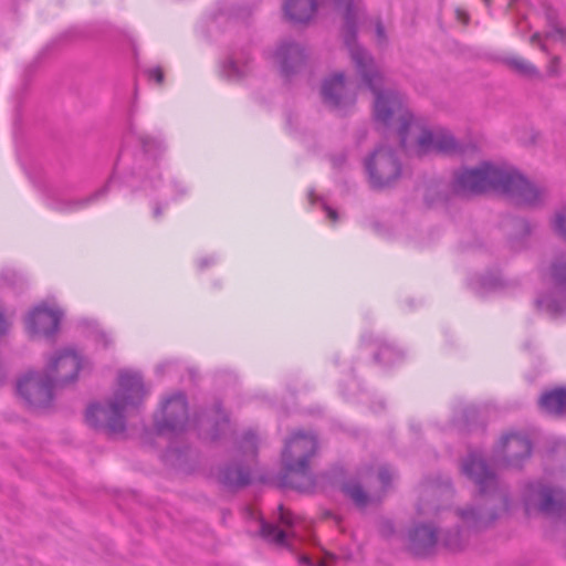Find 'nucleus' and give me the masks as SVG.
I'll list each match as a JSON object with an SVG mask.
<instances>
[{
	"mask_svg": "<svg viewBox=\"0 0 566 566\" xmlns=\"http://www.w3.org/2000/svg\"><path fill=\"white\" fill-rule=\"evenodd\" d=\"M462 473L472 481L481 499L478 506L457 509L455 513L463 525H453L439 531L442 547L452 553L467 548L472 534L488 530L503 513L511 507L510 491L500 483L494 469L479 453L472 451L462 460Z\"/></svg>",
	"mask_w": 566,
	"mask_h": 566,
	"instance_id": "nucleus-1",
	"label": "nucleus"
},
{
	"mask_svg": "<svg viewBox=\"0 0 566 566\" xmlns=\"http://www.w3.org/2000/svg\"><path fill=\"white\" fill-rule=\"evenodd\" d=\"M450 190L458 197L494 192L528 209L543 208L548 197L547 188L536 185L515 166H501L492 160L453 170Z\"/></svg>",
	"mask_w": 566,
	"mask_h": 566,
	"instance_id": "nucleus-2",
	"label": "nucleus"
},
{
	"mask_svg": "<svg viewBox=\"0 0 566 566\" xmlns=\"http://www.w3.org/2000/svg\"><path fill=\"white\" fill-rule=\"evenodd\" d=\"M318 449L319 440L314 431L293 429L285 438L281 451L277 486L301 494H314L316 479L310 461L317 454Z\"/></svg>",
	"mask_w": 566,
	"mask_h": 566,
	"instance_id": "nucleus-3",
	"label": "nucleus"
},
{
	"mask_svg": "<svg viewBox=\"0 0 566 566\" xmlns=\"http://www.w3.org/2000/svg\"><path fill=\"white\" fill-rule=\"evenodd\" d=\"M118 385L119 389L107 405L93 401L87 406L85 421L94 430L122 433L127 428L125 410L142 407L147 390L140 375L120 373Z\"/></svg>",
	"mask_w": 566,
	"mask_h": 566,
	"instance_id": "nucleus-4",
	"label": "nucleus"
},
{
	"mask_svg": "<svg viewBox=\"0 0 566 566\" xmlns=\"http://www.w3.org/2000/svg\"><path fill=\"white\" fill-rule=\"evenodd\" d=\"M371 94V122L375 130L386 138L396 134L399 148L407 151L410 128L416 119L407 93L396 85H381Z\"/></svg>",
	"mask_w": 566,
	"mask_h": 566,
	"instance_id": "nucleus-5",
	"label": "nucleus"
},
{
	"mask_svg": "<svg viewBox=\"0 0 566 566\" xmlns=\"http://www.w3.org/2000/svg\"><path fill=\"white\" fill-rule=\"evenodd\" d=\"M368 186L374 191L396 188L403 176V165L397 149L379 143L363 160Z\"/></svg>",
	"mask_w": 566,
	"mask_h": 566,
	"instance_id": "nucleus-6",
	"label": "nucleus"
},
{
	"mask_svg": "<svg viewBox=\"0 0 566 566\" xmlns=\"http://www.w3.org/2000/svg\"><path fill=\"white\" fill-rule=\"evenodd\" d=\"M416 146L418 157L434 153L442 157L461 158L476 150L474 143L458 139L447 128H440L436 132L423 128L416 139Z\"/></svg>",
	"mask_w": 566,
	"mask_h": 566,
	"instance_id": "nucleus-7",
	"label": "nucleus"
},
{
	"mask_svg": "<svg viewBox=\"0 0 566 566\" xmlns=\"http://www.w3.org/2000/svg\"><path fill=\"white\" fill-rule=\"evenodd\" d=\"M189 403L187 395L178 391L161 401L153 415V430L158 437L179 436L187 430Z\"/></svg>",
	"mask_w": 566,
	"mask_h": 566,
	"instance_id": "nucleus-8",
	"label": "nucleus"
},
{
	"mask_svg": "<svg viewBox=\"0 0 566 566\" xmlns=\"http://www.w3.org/2000/svg\"><path fill=\"white\" fill-rule=\"evenodd\" d=\"M59 387L56 379L42 371L30 369L17 380V395L34 409H46L55 399L54 389Z\"/></svg>",
	"mask_w": 566,
	"mask_h": 566,
	"instance_id": "nucleus-9",
	"label": "nucleus"
},
{
	"mask_svg": "<svg viewBox=\"0 0 566 566\" xmlns=\"http://www.w3.org/2000/svg\"><path fill=\"white\" fill-rule=\"evenodd\" d=\"M321 99L329 111L345 117L355 107L357 94L347 86L345 72L337 71L322 80Z\"/></svg>",
	"mask_w": 566,
	"mask_h": 566,
	"instance_id": "nucleus-10",
	"label": "nucleus"
},
{
	"mask_svg": "<svg viewBox=\"0 0 566 566\" xmlns=\"http://www.w3.org/2000/svg\"><path fill=\"white\" fill-rule=\"evenodd\" d=\"M344 46L348 50L350 60L359 76L360 83L371 93L381 85H386V76L377 66L374 55L361 44L358 36L354 41L342 38Z\"/></svg>",
	"mask_w": 566,
	"mask_h": 566,
	"instance_id": "nucleus-11",
	"label": "nucleus"
},
{
	"mask_svg": "<svg viewBox=\"0 0 566 566\" xmlns=\"http://www.w3.org/2000/svg\"><path fill=\"white\" fill-rule=\"evenodd\" d=\"M62 318L63 312L60 308H52L42 302L24 317L25 332L31 338L41 336L52 339L60 331Z\"/></svg>",
	"mask_w": 566,
	"mask_h": 566,
	"instance_id": "nucleus-12",
	"label": "nucleus"
},
{
	"mask_svg": "<svg viewBox=\"0 0 566 566\" xmlns=\"http://www.w3.org/2000/svg\"><path fill=\"white\" fill-rule=\"evenodd\" d=\"M439 528L426 522L415 523L407 532L406 551L412 557L426 559L436 554Z\"/></svg>",
	"mask_w": 566,
	"mask_h": 566,
	"instance_id": "nucleus-13",
	"label": "nucleus"
},
{
	"mask_svg": "<svg viewBox=\"0 0 566 566\" xmlns=\"http://www.w3.org/2000/svg\"><path fill=\"white\" fill-rule=\"evenodd\" d=\"M273 57L279 65L281 75L291 80L306 67L308 53L305 46L296 41L284 40L276 46Z\"/></svg>",
	"mask_w": 566,
	"mask_h": 566,
	"instance_id": "nucleus-14",
	"label": "nucleus"
},
{
	"mask_svg": "<svg viewBox=\"0 0 566 566\" xmlns=\"http://www.w3.org/2000/svg\"><path fill=\"white\" fill-rule=\"evenodd\" d=\"M497 448L506 467L522 469L532 455L533 442L525 433L510 432L501 438Z\"/></svg>",
	"mask_w": 566,
	"mask_h": 566,
	"instance_id": "nucleus-15",
	"label": "nucleus"
},
{
	"mask_svg": "<svg viewBox=\"0 0 566 566\" xmlns=\"http://www.w3.org/2000/svg\"><path fill=\"white\" fill-rule=\"evenodd\" d=\"M44 369L56 379L59 387H65L77 380L82 358L74 349H63L50 358Z\"/></svg>",
	"mask_w": 566,
	"mask_h": 566,
	"instance_id": "nucleus-16",
	"label": "nucleus"
},
{
	"mask_svg": "<svg viewBox=\"0 0 566 566\" xmlns=\"http://www.w3.org/2000/svg\"><path fill=\"white\" fill-rule=\"evenodd\" d=\"M217 481L228 490H239L252 483L251 471L242 460L227 461L218 467Z\"/></svg>",
	"mask_w": 566,
	"mask_h": 566,
	"instance_id": "nucleus-17",
	"label": "nucleus"
},
{
	"mask_svg": "<svg viewBox=\"0 0 566 566\" xmlns=\"http://www.w3.org/2000/svg\"><path fill=\"white\" fill-rule=\"evenodd\" d=\"M538 410L548 416H566V386H556L542 391L537 399Z\"/></svg>",
	"mask_w": 566,
	"mask_h": 566,
	"instance_id": "nucleus-18",
	"label": "nucleus"
},
{
	"mask_svg": "<svg viewBox=\"0 0 566 566\" xmlns=\"http://www.w3.org/2000/svg\"><path fill=\"white\" fill-rule=\"evenodd\" d=\"M317 9V0H285L283 3L284 14L293 24L308 23Z\"/></svg>",
	"mask_w": 566,
	"mask_h": 566,
	"instance_id": "nucleus-19",
	"label": "nucleus"
},
{
	"mask_svg": "<svg viewBox=\"0 0 566 566\" xmlns=\"http://www.w3.org/2000/svg\"><path fill=\"white\" fill-rule=\"evenodd\" d=\"M333 4L336 10H342V38L346 36L348 41H354L358 36L359 31L358 11L355 0H333Z\"/></svg>",
	"mask_w": 566,
	"mask_h": 566,
	"instance_id": "nucleus-20",
	"label": "nucleus"
},
{
	"mask_svg": "<svg viewBox=\"0 0 566 566\" xmlns=\"http://www.w3.org/2000/svg\"><path fill=\"white\" fill-rule=\"evenodd\" d=\"M212 409L216 418L212 420L210 428L206 432V439L210 443L220 442L228 433L231 427L230 413L224 409L222 400H216Z\"/></svg>",
	"mask_w": 566,
	"mask_h": 566,
	"instance_id": "nucleus-21",
	"label": "nucleus"
},
{
	"mask_svg": "<svg viewBox=\"0 0 566 566\" xmlns=\"http://www.w3.org/2000/svg\"><path fill=\"white\" fill-rule=\"evenodd\" d=\"M342 493L360 512L365 511L367 506L380 502V499H376L369 494L356 479H350L347 484H344Z\"/></svg>",
	"mask_w": 566,
	"mask_h": 566,
	"instance_id": "nucleus-22",
	"label": "nucleus"
},
{
	"mask_svg": "<svg viewBox=\"0 0 566 566\" xmlns=\"http://www.w3.org/2000/svg\"><path fill=\"white\" fill-rule=\"evenodd\" d=\"M316 488L332 489L343 491V485L347 484L350 479H347V470L342 464H333L328 469L315 474Z\"/></svg>",
	"mask_w": 566,
	"mask_h": 566,
	"instance_id": "nucleus-23",
	"label": "nucleus"
},
{
	"mask_svg": "<svg viewBox=\"0 0 566 566\" xmlns=\"http://www.w3.org/2000/svg\"><path fill=\"white\" fill-rule=\"evenodd\" d=\"M557 495H562V491L547 485L542 494L537 510L547 515H564L566 513V501Z\"/></svg>",
	"mask_w": 566,
	"mask_h": 566,
	"instance_id": "nucleus-24",
	"label": "nucleus"
},
{
	"mask_svg": "<svg viewBox=\"0 0 566 566\" xmlns=\"http://www.w3.org/2000/svg\"><path fill=\"white\" fill-rule=\"evenodd\" d=\"M557 291L545 293L535 300L538 311H546L552 317H557L566 311V292L556 295Z\"/></svg>",
	"mask_w": 566,
	"mask_h": 566,
	"instance_id": "nucleus-25",
	"label": "nucleus"
},
{
	"mask_svg": "<svg viewBox=\"0 0 566 566\" xmlns=\"http://www.w3.org/2000/svg\"><path fill=\"white\" fill-rule=\"evenodd\" d=\"M258 534L271 544L293 551L292 544L287 541L286 532L279 528L276 525L269 523L263 517L260 518V528Z\"/></svg>",
	"mask_w": 566,
	"mask_h": 566,
	"instance_id": "nucleus-26",
	"label": "nucleus"
},
{
	"mask_svg": "<svg viewBox=\"0 0 566 566\" xmlns=\"http://www.w3.org/2000/svg\"><path fill=\"white\" fill-rule=\"evenodd\" d=\"M501 61L505 66H507L510 70H512L520 76L526 78L543 80V74L539 72V70L534 64L525 61L522 57L505 56L502 57Z\"/></svg>",
	"mask_w": 566,
	"mask_h": 566,
	"instance_id": "nucleus-27",
	"label": "nucleus"
},
{
	"mask_svg": "<svg viewBox=\"0 0 566 566\" xmlns=\"http://www.w3.org/2000/svg\"><path fill=\"white\" fill-rule=\"evenodd\" d=\"M547 484L541 481H532L524 485L522 491V502L526 511L537 509Z\"/></svg>",
	"mask_w": 566,
	"mask_h": 566,
	"instance_id": "nucleus-28",
	"label": "nucleus"
},
{
	"mask_svg": "<svg viewBox=\"0 0 566 566\" xmlns=\"http://www.w3.org/2000/svg\"><path fill=\"white\" fill-rule=\"evenodd\" d=\"M471 289L478 294L483 295L484 292L495 291L503 286L502 280L500 276L495 275L492 272H488L483 275H479L476 281H472L470 283Z\"/></svg>",
	"mask_w": 566,
	"mask_h": 566,
	"instance_id": "nucleus-29",
	"label": "nucleus"
},
{
	"mask_svg": "<svg viewBox=\"0 0 566 566\" xmlns=\"http://www.w3.org/2000/svg\"><path fill=\"white\" fill-rule=\"evenodd\" d=\"M237 448L245 455L256 457L259 452V436L253 429L245 430L237 443Z\"/></svg>",
	"mask_w": 566,
	"mask_h": 566,
	"instance_id": "nucleus-30",
	"label": "nucleus"
},
{
	"mask_svg": "<svg viewBox=\"0 0 566 566\" xmlns=\"http://www.w3.org/2000/svg\"><path fill=\"white\" fill-rule=\"evenodd\" d=\"M113 177H114V174L107 179V181L105 182V185L102 188L94 191L91 196H88L82 200L64 203L65 207H59L57 209H60V210L76 209V208L83 207V206H85L90 202H93V201L97 200L98 198L105 196L109 190V186L113 181Z\"/></svg>",
	"mask_w": 566,
	"mask_h": 566,
	"instance_id": "nucleus-31",
	"label": "nucleus"
},
{
	"mask_svg": "<svg viewBox=\"0 0 566 566\" xmlns=\"http://www.w3.org/2000/svg\"><path fill=\"white\" fill-rule=\"evenodd\" d=\"M551 276L554 289L559 293L566 292V261L554 262L551 265Z\"/></svg>",
	"mask_w": 566,
	"mask_h": 566,
	"instance_id": "nucleus-32",
	"label": "nucleus"
},
{
	"mask_svg": "<svg viewBox=\"0 0 566 566\" xmlns=\"http://www.w3.org/2000/svg\"><path fill=\"white\" fill-rule=\"evenodd\" d=\"M221 73L229 81H240L247 74L244 69L238 66L237 61L232 56H229L223 62Z\"/></svg>",
	"mask_w": 566,
	"mask_h": 566,
	"instance_id": "nucleus-33",
	"label": "nucleus"
},
{
	"mask_svg": "<svg viewBox=\"0 0 566 566\" xmlns=\"http://www.w3.org/2000/svg\"><path fill=\"white\" fill-rule=\"evenodd\" d=\"M551 228L558 238L566 242V206L555 211L551 220Z\"/></svg>",
	"mask_w": 566,
	"mask_h": 566,
	"instance_id": "nucleus-34",
	"label": "nucleus"
},
{
	"mask_svg": "<svg viewBox=\"0 0 566 566\" xmlns=\"http://www.w3.org/2000/svg\"><path fill=\"white\" fill-rule=\"evenodd\" d=\"M514 228L516 230L515 235L510 238L511 242L525 240L532 233V224L526 218H515L514 219Z\"/></svg>",
	"mask_w": 566,
	"mask_h": 566,
	"instance_id": "nucleus-35",
	"label": "nucleus"
},
{
	"mask_svg": "<svg viewBox=\"0 0 566 566\" xmlns=\"http://www.w3.org/2000/svg\"><path fill=\"white\" fill-rule=\"evenodd\" d=\"M397 356L398 358H402V355L400 353H396L392 347L390 346H381L377 353L374 355V359L377 363L389 365L392 363V356Z\"/></svg>",
	"mask_w": 566,
	"mask_h": 566,
	"instance_id": "nucleus-36",
	"label": "nucleus"
},
{
	"mask_svg": "<svg viewBox=\"0 0 566 566\" xmlns=\"http://www.w3.org/2000/svg\"><path fill=\"white\" fill-rule=\"evenodd\" d=\"M189 451V446H168L165 450L164 458L166 460H177L180 461L184 459Z\"/></svg>",
	"mask_w": 566,
	"mask_h": 566,
	"instance_id": "nucleus-37",
	"label": "nucleus"
},
{
	"mask_svg": "<svg viewBox=\"0 0 566 566\" xmlns=\"http://www.w3.org/2000/svg\"><path fill=\"white\" fill-rule=\"evenodd\" d=\"M377 479L381 485L382 491H387L392 485V474L388 467L381 465L377 471Z\"/></svg>",
	"mask_w": 566,
	"mask_h": 566,
	"instance_id": "nucleus-38",
	"label": "nucleus"
},
{
	"mask_svg": "<svg viewBox=\"0 0 566 566\" xmlns=\"http://www.w3.org/2000/svg\"><path fill=\"white\" fill-rule=\"evenodd\" d=\"M378 532L381 537L389 539L396 534V526L392 520L381 518L378 525Z\"/></svg>",
	"mask_w": 566,
	"mask_h": 566,
	"instance_id": "nucleus-39",
	"label": "nucleus"
},
{
	"mask_svg": "<svg viewBox=\"0 0 566 566\" xmlns=\"http://www.w3.org/2000/svg\"><path fill=\"white\" fill-rule=\"evenodd\" d=\"M544 15L548 27L554 28L559 24L558 11L547 2L543 3Z\"/></svg>",
	"mask_w": 566,
	"mask_h": 566,
	"instance_id": "nucleus-40",
	"label": "nucleus"
},
{
	"mask_svg": "<svg viewBox=\"0 0 566 566\" xmlns=\"http://www.w3.org/2000/svg\"><path fill=\"white\" fill-rule=\"evenodd\" d=\"M559 62H560L559 56L552 57L549 64L547 65V71H546L547 76H549V77H559L560 76Z\"/></svg>",
	"mask_w": 566,
	"mask_h": 566,
	"instance_id": "nucleus-41",
	"label": "nucleus"
},
{
	"mask_svg": "<svg viewBox=\"0 0 566 566\" xmlns=\"http://www.w3.org/2000/svg\"><path fill=\"white\" fill-rule=\"evenodd\" d=\"M277 510L280 512V522L286 527H292L294 525L292 513L287 512L283 504H280Z\"/></svg>",
	"mask_w": 566,
	"mask_h": 566,
	"instance_id": "nucleus-42",
	"label": "nucleus"
},
{
	"mask_svg": "<svg viewBox=\"0 0 566 566\" xmlns=\"http://www.w3.org/2000/svg\"><path fill=\"white\" fill-rule=\"evenodd\" d=\"M329 160L335 169H342L347 163V153L342 151L339 154L332 155Z\"/></svg>",
	"mask_w": 566,
	"mask_h": 566,
	"instance_id": "nucleus-43",
	"label": "nucleus"
},
{
	"mask_svg": "<svg viewBox=\"0 0 566 566\" xmlns=\"http://www.w3.org/2000/svg\"><path fill=\"white\" fill-rule=\"evenodd\" d=\"M140 143L145 154H150L153 148H159L160 146V144L157 140L150 137H142Z\"/></svg>",
	"mask_w": 566,
	"mask_h": 566,
	"instance_id": "nucleus-44",
	"label": "nucleus"
},
{
	"mask_svg": "<svg viewBox=\"0 0 566 566\" xmlns=\"http://www.w3.org/2000/svg\"><path fill=\"white\" fill-rule=\"evenodd\" d=\"M148 76L150 80H154L158 84H163L165 81V75L163 70L159 66L148 70Z\"/></svg>",
	"mask_w": 566,
	"mask_h": 566,
	"instance_id": "nucleus-45",
	"label": "nucleus"
},
{
	"mask_svg": "<svg viewBox=\"0 0 566 566\" xmlns=\"http://www.w3.org/2000/svg\"><path fill=\"white\" fill-rule=\"evenodd\" d=\"M375 32L379 40L387 41L386 30H385L384 23L380 19H378L375 23Z\"/></svg>",
	"mask_w": 566,
	"mask_h": 566,
	"instance_id": "nucleus-46",
	"label": "nucleus"
},
{
	"mask_svg": "<svg viewBox=\"0 0 566 566\" xmlns=\"http://www.w3.org/2000/svg\"><path fill=\"white\" fill-rule=\"evenodd\" d=\"M553 32H548L546 34L547 38L552 36L553 33H556L559 35V39L565 41L566 40V29L557 24L556 27L552 28Z\"/></svg>",
	"mask_w": 566,
	"mask_h": 566,
	"instance_id": "nucleus-47",
	"label": "nucleus"
},
{
	"mask_svg": "<svg viewBox=\"0 0 566 566\" xmlns=\"http://www.w3.org/2000/svg\"><path fill=\"white\" fill-rule=\"evenodd\" d=\"M530 42L533 44V45H538L539 49L542 51H546V45L544 43H542L541 41V33L538 32H535L534 34H532V36L530 38Z\"/></svg>",
	"mask_w": 566,
	"mask_h": 566,
	"instance_id": "nucleus-48",
	"label": "nucleus"
},
{
	"mask_svg": "<svg viewBox=\"0 0 566 566\" xmlns=\"http://www.w3.org/2000/svg\"><path fill=\"white\" fill-rule=\"evenodd\" d=\"M457 18L462 21L464 24H468L470 21V17L467 12L462 11L461 9L455 10Z\"/></svg>",
	"mask_w": 566,
	"mask_h": 566,
	"instance_id": "nucleus-49",
	"label": "nucleus"
},
{
	"mask_svg": "<svg viewBox=\"0 0 566 566\" xmlns=\"http://www.w3.org/2000/svg\"><path fill=\"white\" fill-rule=\"evenodd\" d=\"M324 209L325 211L327 212V217L332 220V221H337L338 220V213L336 210L332 209L331 207H327L326 205L324 206Z\"/></svg>",
	"mask_w": 566,
	"mask_h": 566,
	"instance_id": "nucleus-50",
	"label": "nucleus"
},
{
	"mask_svg": "<svg viewBox=\"0 0 566 566\" xmlns=\"http://www.w3.org/2000/svg\"><path fill=\"white\" fill-rule=\"evenodd\" d=\"M163 213V210H161V207L160 206H156L155 209H154V216L156 218L160 217Z\"/></svg>",
	"mask_w": 566,
	"mask_h": 566,
	"instance_id": "nucleus-51",
	"label": "nucleus"
},
{
	"mask_svg": "<svg viewBox=\"0 0 566 566\" xmlns=\"http://www.w3.org/2000/svg\"><path fill=\"white\" fill-rule=\"evenodd\" d=\"M301 562H302V563H305V564H307V565H311V564H312V563H311L310 557H307V556H303V557L301 558Z\"/></svg>",
	"mask_w": 566,
	"mask_h": 566,
	"instance_id": "nucleus-52",
	"label": "nucleus"
},
{
	"mask_svg": "<svg viewBox=\"0 0 566 566\" xmlns=\"http://www.w3.org/2000/svg\"><path fill=\"white\" fill-rule=\"evenodd\" d=\"M209 263H210V262H209L207 259H203V260H201V262H200V266H201V268H206V266H208V265H209Z\"/></svg>",
	"mask_w": 566,
	"mask_h": 566,
	"instance_id": "nucleus-53",
	"label": "nucleus"
},
{
	"mask_svg": "<svg viewBox=\"0 0 566 566\" xmlns=\"http://www.w3.org/2000/svg\"><path fill=\"white\" fill-rule=\"evenodd\" d=\"M101 336H102V338L104 339L105 345H107V344H108V339L106 338V334H105V333H102V334H101Z\"/></svg>",
	"mask_w": 566,
	"mask_h": 566,
	"instance_id": "nucleus-54",
	"label": "nucleus"
},
{
	"mask_svg": "<svg viewBox=\"0 0 566 566\" xmlns=\"http://www.w3.org/2000/svg\"><path fill=\"white\" fill-rule=\"evenodd\" d=\"M313 196H314V192H313V190H311V191L308 192V197H310V199H311V200H312Z\"/></svg>",
	"mask_w": 566,
	"mask_h": 566,
	"instance_id": "nucleus-55",
	"label": "nucleus"
},
{
	"mask_svg": "<svg viewBox=\"0 0 566 566\" xmlns=\"http://www.w3.org/2000/svg\"><path fill=\"white\" fill-rule=\"evenodd\" d=\"M492 0H483V2L489 7Z\"/></svg>",
	"mask_w": 566,
	"mask_h": 566,
	"instance_id": "nucleus-56",
	"label": "nucleus"
}]
</instances>
